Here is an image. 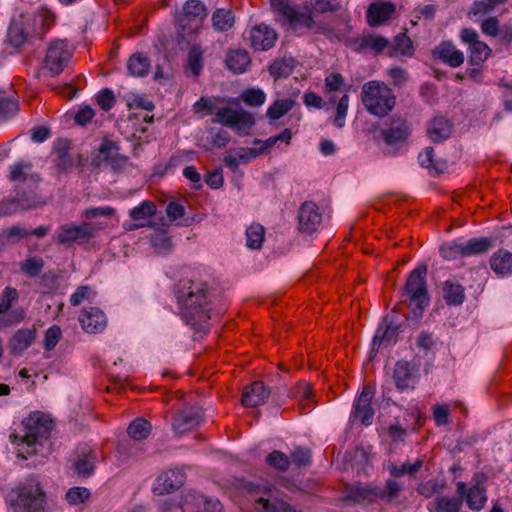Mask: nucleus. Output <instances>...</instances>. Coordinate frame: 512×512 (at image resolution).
<instances>
[{
    "mask_svg": "<svg viewBox=\"0 0 512 512\" xmlns=\"http://www.w3.org/2000/svg\"><path fill=\"white\" fill-rule=\"evenodd\" d=\"M241 97L247 105L255 107L262 106L266 101V94L260 88H249L243 91Z\"/></svg>",
    "mask_w": 512,
    "mask_h": 512,
    "instance_id": "nucleus-57",
    "label": "nucleus"
},
{
    "mask_svg": "<svg viewBox=\"0 0 512 512\" xmlns=\"http://www.w3.org/2000/svg\"><path fill=\"white\" fill-rule=\"evenodd\" d=\"M410 132L405 118L392 117L387 126L381 129L380 138L387 147L398 150L405 144Z\"/></svg>",
    "mask_w": 512,
    "mask_h": 512,
    "instance_id": "nucleus-14",
    "label": "nucleus"
},
{
    "mask_svg": "<svg viewBox=\"0 0 512 512\" xmlns=\"http://www.w3.org/2000/svg\"><path fill=\"white\" fill-rule=\"evenodd\" d=\"M443 298L448 305L459 306L465 300L464 288L460 284L447 280L443 284Z\"/></svg>",
    "mask_w": 512,
    "mask_h": 512,
    "instance_id": "nucleus-43",
    "label": "nucleus"
},
{
    "mask_svg": "<svg viewBox=\"0 0 512 512\" xmlns=\"http://www.w3.org/2000/svg\"><path fill=\"white\" fill-rule=\"evenodd\" d=\"M490 267L498 275L512 273V253L508 250H498L490 258Z\"/></svg>",
    "mask_w": 512,
    "mask_h": 512,
    "instance_id": "nucleus-36",
    "label": "nucleus"
},
{
    "mask_svg": "<svg viewBox=\"0 0 512 512\" xmlns=\"http://www.w3.org/2000/svg\"><path fill=\"white\" fill-rule=\"evenodd\" d=\"M295 69V60L293 57H284L273 61L268 71L275 79L288 78Z\"/></svg>",
    "mask_w": 512,
    "mask_h": 512,
    "instance_id": "nucleus-41",
    "label": "nucleus"
},
{
    "mask_svg": "<svg viewBox=\"0 0 512 512\" xmlns=\"http://www.w3.org/2000/svg\"><path fill=\"white\" fill-rule=\"evenodd\" d=\"M187 66L194 77H198L203 69V52L200 47L192 46L187 55Z\"/></svg>",
    "mask_w": 512,
    "mask_h": 512,
    "instance_id": "nucleus-50",
    "label": "nucleus"
},
{
    "mask_svg": "<svg viewBox=\"0 0 512 512\" xmlns=\"http://www.w3.org/2000/svg\"><path fill=\"white\" fill-rule=\"evenodd\" d=\"M456 493L461 496L462 501H466L468 508L472 511H480L487 502V491L484 487L477 485L467 486L466 483L459 481L456 483Z\"/></svg>",
    "mask_w": 512,
    "mask_h": 512,
    "instance_id": "nucleus-23",
    "label": "nucleus"
},
{
    "mask_svg": "<svg viewBox=\"0 0 512 512\" xmlns=\"http://www.w3.org/2000/svg\"><path fill=\"white\" fill-rule=\"evenodd\" d=\"M96 452L90 446L84 444L77 447L75 457L71 461V471L79 478L91 477L96 468Z\"/></svg>",
    "mask_w": 512,
    "mask_h": 512,
    "instance_id": "nucleus-17",
    "label": "nucleus"
},
{
    "mask_svg": "<svg viewBox=\"0 0 512 512\" xmlns=\"http://www.w3.org/2000/svg\"><path fill=\"white\" fill-rule=\"evenodd\" d=\"M412 52V41L406 33L401 32L394 37L393 41H389L388 55L390 57L410 56Z\"/></svg>",
    "mask_w": 512,
    "mask_h": 512,
    "instance_id": "nucleus-37",
    "label": "nucleus"
},
{
    "mask_svg": "<svg viewBox=\"0 0 512 512\" xmlns=\"http://www.w3.org/2000/svg\"><path fill=\"white\" fill-rule=\"evenodd\" d=\"M96 102L103 111H109L116 103L115 95L112 89L103 88L96 95Z\"/></svg>",
    "mask_w": 512,
    "mask_h": 512,
    "instance_id": "nucleus-62",
    "label": "nucleus"
},
{
    "mask_svg": "<svg viewBox=\"0 0 512 512\" xmlns=\"http://www.w3.org/2000/svg\"><path fill=\"white\" fill-rule=\"evenodd\" d=\"M492 245V239L487 237L473 238L464 241L465 258L482 255L492 248Z\"/></svg>",
    "mask_w": 512,
    "mask_h": 512,
    "instance_id": "nucleus-44",
    "label": "nucleus"
},
{
    "mask_svg": "<svg viewBox=\"0 0 512 512\" xmlns=\"http://www.w3.org/2000/svg\"><path fill=\"white\" fill-rule=\"evenodd\" d=\"M296 102L292 98L277 99L267 109L266 115L271 120H278L287 114Z\"/></svg>",
    "mask_w": 512,
    "mask_h": 512,
    "instance_id": "nucleus-46",
    "label": "nucleus"
},
{
    "mask_svg": "<svg viewBox=\"0 0 512 512\" xmlns=\"http://www.w3.org/2000/svg\"><path fill=\"white\" fill-rule=\"evenodd\" d=\"M361 101L369 114L382 118L393 110L396 98L384 82L373 80L362 86Z\"/></svg>",
    "mask_w": 512,
    "mask_h": 512,
    "instance_id": "nucleus-5",
    "label": "nucleus"
},
{
    "mask_svg": "<svg viewBox=\"0 0 512 512\" xmlns=\"http://www.w3.org/2000/svg\"><path fill=\"white\" fill-rule=\"evenodd\" d=\"M182 16L188 22H202L207 17V8L201 0H187L182 8Z\"/></svg>",
    "mask_w": 512,
    "mask_h": 512,
    "instance_id": "nucleus-38",
    "label": "nucleus"
},
{
    "mask_svg": "<svg viewBox=\"0 0 512 512\" xmlns=\"http://www.w3.org/2000/svg\"><path fill=\"white\" fill-rule=\"evenodd\" d=\"M437 346L438 339L432 333L422 332L418 337V357L420 356V351L422 350L424 357L426 358L424 363L425 373H428L430 367L432 366Z\"/></svg>",
    "mask_w": 512,
    "mask_h": 512,
    "instance_id": "nucleus-34",
    "label": "nucleus"
},
{
    "mask_svg": "<svg viewBox=\"0 0 512 512\" xmlns=\"http://www.w3.org/2000/svg\"><path fill=\"white\" fill-rule=\"evenodd\" d=\"M374 394L373 387L365 386L352 405L351 417L366 427L374 421L375 412L371 405Z\"/></svg>",
    "mask_w": 512,
    "mask_h": 512,
    "instance_id": "nucleus-16",
    "label": "nucleus"
},
{
    "mask_svg": "<svg viewBox=\"0 0 512 512\" xmlns=\"http://www.w3.org/2000/svg\"><path fill=\"white\" fill-rule=\"evenodd\" d=\"M31 209V200L18 202L16 197L0 202V215H11L18 211Z\"/></svg>",
    "mask_w": 512,
    "mask_h": 512,
    "instance_id": "nucleus-55",
    "label": "nucleus"
},
{
    "mask_svg": "<svg viewBox=\"0 0 512 512\" xmlns=\"http://www.w3.org/2000/svg\"><path fill=\"white\" fill-rule=\"evenodd\" d=\"M410 352L403 354L394 364L392 379L395 389L399 393H413L416 388V352L412 344L408 347Z\"/></svg>",
    "mask_w": 512,
    "mask_h": 512,
    "instance_id": "nucleus-10",
    "label": "nucleus"
},
{
    "mask_svg": "<svg viewBox=\"0 0 512 512\" xmlns=\"http://www.w3.org/2000/svg\"><path fill=\"white\" fill-rule=\"evenodd\" d=\"M95 292L88 285L79 286L71 295H70V304L72 306L80 305L84 300H91L94 298Z\"/></svg>",
    "mask_w": 512,
    "mask_h": 512,
    "instance_id": "nucleus-64",
    "label": "nucleus"
},
{
    "mask_svg": "<svg viewBox=\"0 0 512 512\" xmlns=\"http://www.w3.org/2000/svg\"><path fill=\"white\" fill-rule=\"evenodd\" d=\"M281 15L287 20L291 28L296 30L299 26L312 29L315 22L310 14L301 12L297 7L285 5L281 9Z\"/></svg>",
    "mask_w": 512,
    "mask_h": 512,
    "instance_id": "nucleus-33",
    "label": "nucleus"
},
{
    "mask_svg": "<svg viewBox=\"0 0 512 512\" xmlns=\"http://www.w3.org/2000/svg\"><path fill=\"white\" fill-rule=\"evenodd\" d=\"M152 431L151 423L145 418L134 419L127 428V434L135 441L147 439Z\"/></svg>",
    "mask_w": 512,
    "mask_h": 512,
    "instance_id": "nucleus-42",
    "label": "nucleus"
},
{
    "mask_svg": "<svg viewBox=\"0 0 512 512\" xmlns=\"http://www.w3.org/2000/svg\"><path fill=\"white\" fill-rule=\"evenodd\" d=\"M292 396L306 404L314 403V395L311 386L308 383H299L292 390Z\"/></svg>",
    "mask_w": 512,
    "mask_h": 512,
    "instance_id": "nucleus-63",
    "label": "nucleus"
},
{
    "mask_svg": "<svg viewBox=\"0 0 512 512\" xmlns=\"http://www.w3.org/2000/svg\"><path fill=\"white\" fill-rule=\"evenodd\" d=\"M266 463L276 470L285 472L289 469L291 460L284 452L273 450L267 455Z\"/></svg>",
    "mask_w": 512,
    "mask_h": 512,
    "instance_id": "nucleus-52",
    "label": "nucleus"
},
{
    "mask_svg": "<svg viewBox=\"0 0 512 512\" xmlns=\"http://www.w3.org/2000/svg\"><path fill=\"white\" fill-rule=\"evenodd\" d=\"M24 428V442L28 446L29 454L36 452V444L49 438L53 429V420L43 412H31L22 422Z\"/></svg>",
    "mask_w": 512,
    "mask_h": 512,
    "instance_id": "nucleus-9",
    "label": "nucleus"
},
{
    "mask_svg": "<svg viewBox=\"0 0 512 512\" xmlns=\"http://www.w3.org/2000/svg\"><path fill=\"white\" fill-rule=\"evenodd\" d=\"M453 130V123L442 115H436L427 126V134L435 143H441L450 138Z\"/></svg>",
    "mask_w": 512,
    "mask_h": 512,
    "instance_id": "nucleus-31",
    "label": "nucleus"
},
{
    "mask_svg": "<svg viewBox=\"0 0 512 512\" xmlns=\"http://www.w3.org/2000/svg\"><path fill=\"white\" fill-rule=\"evenodd\" d=\"M277 38L276 31L266 24L256 25L250 30L251 47L257 51L271 49Z\"/></svg>",
    "mask_w": 512,
    "mask_h": 512,
    "instance_id": "nucleus-27",
    "label": "nucleus"
},
{
    "mask_svg": "<svg viewBox=\"0 0 512 512\" xmlns=\"http://www.w3.org/2000/svg\"><path fill=\"white\" fill-rule=\"evenodd\" d=\"M432 56L451 68H458L465 61L464 53L457 49L451 40H444L436 45L432 50Z\"/></svg>",
    "mask_w": 512,
    "mask_h": 512,
    "instance_id": "nucleus-24",
    "label": "nucleus"
},
{
    "mask_svg": "<svg viewBox=\"0 0 512 512\" xmlns=\"http://www.w3.org/2000/svg\"><path fill=\"white\" fill-rule=\"evenodd\" d=\"M271 391L262 381H254L244 387L241 402L245 407H257L265 403Z\"/></svg>",
    "mask_w": 512,
    "mask_h": 512,
    "instance_id": "nucleus-28",
    "label": "nucleus"
},
{
    "mask_svg": "<svg viewBox=\"0 0 512 512\" xmlns=\"http://www.w3.org/2000/svg\"><path fill=\"white\" fill-rule=\"evenodd\" d=\"M79 322L87 333L102 332L107 325L105 313L98 307H85L79 315Z\"/></svg>",
    "mask_w": 512,
    "mask_h": 512,
    "instance_id": "nucleus-26",
    "label": "nucleus"
},
{
    "mask_svg": "<svg viewBox=\"0 0 512 512\" xmlns=\"http://www.w3.org/2000/svg\"><path fill=\"white\" fill-rule=\"evenodd\" d=\"M159 512H222V504L217 499H209L197 492H189L183 502L166 498L159 504Z\"/></svg>",
    "mask_w": 512,
    "mask_h": 512,
    "instance_id": "nucleus-7",
    "label": "nucleus"
},
{
    "mask_svg": "<svg viewBox=\"0 0 512 512\" xmlns=\"http://www.w3.org/2000/svg\"><path fill=\"white\" fill-rule=\"evenodd\" d=\"M436 511L437 512H459L462 508L463 501L461 496L448 497L439 496L435 499Z\"/></svg>",
    "mask_w": 512,
    "mask_h": 512,
    "instance_id": "nucleus-51",
    "label": "nucleus"
},
{
    "mask_svg": "<svg viewBox=\"0 0 512 512\" xmlns=\"http://www.w3.org/2000/svg\"><path fill=\"white\" fill-rule=\"evenodd\" d=\"M156 212V205L152 201L143 200L139 205L133 207L129 211V216L134 221V223H124L123 227L126 230L153 227V222L148 221V219L154 216Z\"/></svg>",
    "mask_w": 512,
    "mask_h": 512,
    "instance_id": "nucleus-25",
    "label": "nucleus"
},
{
    "mask_svg": "<svg viewBox=\"0 0 512 512\" xmlns=\"http://www.w3.org/2000/svg\"><path fill=\"white\" fill-rule=\"evenodd\" d=\"M346 43L356 53L370 50L375 54H380L385 50L388 51L389 39L381 35L367 34L350 38Z\"/></svg>",
    "mask_w": 512,
    "mask_h": 512,
    "instance_id": "nucleus-21",
    "label": "nucleus"
},
{
    "mask_svg": "<svg viewBox=\"0 0 512 512\" xmlns=\"http://www.w3.org/2000/svg\"><path fill=\"white\" fill-rule=\"evenodd\" d=\"M36 330L20 328L9 339L8 348L13 356H21L35 341Z\"/></svg>",
    "mask_w": 512,
    "mask_h": 512,
    "instance_id": "nucleus-29",
    "label": "nucleus"
},
{
    "mask_svg": "<svg viewBox=\"0 0 512 512\" xmlns=\"http://www.w3.org/2000/svg\"><path fill=\"white\" fill-rule=\"evenodd\" d=\"M127 69L131 76L144 77L150 71V60L142 53H134L128 60Z\"/></svg>",
    "mask_w": 512,
    "mask_h": 512,
    "instance_id": "nucleus-39",
    "label": "nucleus"
},
{
    "mask_svg": "<svg viewBox=\"0 0 512 512\" xmlns=\"http://www.w3.org/2000/svg\"><path fill=\"white\" fill-rule=\"evenodd\" d=\"M72 58L65 40H55L50 43L46 50L41 71L43 75L55 77L61 74Z\"/></svg>",
    "mask_w": 512,
    "mask_h": 512,
    "instance_id": "nucleus-12",
    "label": "nucleus"
},
{
    "mask_svg": "<svg viewBox=\"0 0 512 512\" xmlns=\"http://www.w3.org/2000/svg\"><path fill=\"white\" fill-rule=\"evenodd\" d=\"M44 265L45 262L41 257L32 256L20 262V269L28 277L36 278L41 274Z\"/></svg>",
    "mask_w": 512,
    "mask_h": 512,
    "instance_id": "nucleus-49",
    "label": "nucleus"
},
{
    "mask_svg": "<svg viewBox=\"0 0 512 512\" xmlns=\"http://www.w3.org/2000/svg\"><path fill=\"white\" fill-rule=\"evenodd\" d=\"M104 228L99 222H69L62 224L55 230L52 241L57 245L72 246L88 243L95 234Z\"/></svg>",
    "mask_w": 512,
    "mask_h": 512,
    "instance_id": "nucleus-6",
    "label": "nucleus"
},
{
    "mask_svg": "<svg viewBox=\"0 0 512 512\" xmlns=\"http://www.w3.org/2000/svg\"><path fill=\"white\" fill-rule=\"evenodd\" d=\"M398 298L396 306L377 325L367 353L369 361L375 359L380 349L393 347L399 338L406 335L409 345H413L412 336L416 329V267L410 271Z\"/></svg>",
    "mask_w": 512,
    "mask_h": 512,
    "instance_id": "nucleus-1",
    "label": "nucleus"
},
{
    "mask_svg": "<svg viewBox=\"0 0 512 512\" xmlns=\"http://www.w3.org/2000/svg\"><path fill=\"white\" fill-rule=\"evenodd\" d=\"M246 247L252 250L260 249L265 239V229L260 224H251L246 229Z\"/></svg>",
    "mask_w": 512,
    "mask_h": 512,
    "instance_id": "nucleus-47",
    "label": "nucleus"
},
{
    "mask_svg": "<svg viewBox=\"0 0 512 512\" xmlns=\"http://www.w3.org/2000/svg\"><path fill=\"white\" fill-rule=\"evenodd\" d=\"M212 122L232 128L236 131L251 129L255 124L252 114L245 110H234L230 107L218 109Z\"/></svg>",
    "mask_w": 512,
    "mask_h": 512,
    "instance_id": "nucleus-15",
    "label": "nucleus"
},
{
    "mask_svg": "<svg viewBox=\"0 0 512 512\" xmlns=\"http://www.w3.org/2000/svg\"><path fill=\"white\" fill-rule=\"evenodd\" d=\"M350 86L346 85L345 79L342 74L338 72H332L325 78V92L331 93L336 91H345V94L349 91Z\"/></svg>",
    "mask_w": 512,
    "mask_h": 512,
    "instance_id": "nucleus-54",
    "label": "nucleus"
},
{
    "mask_svg": "<svg viewBox=\"0 0 512 512\" xmlns=\"http://www.w3.org/2000/svg\"><path fill=\"white\" fill-rule=\"evenodd\" d=\"M396 12V5L391 1L374 0L366 10V20L370 27H379L390 20Z\"/></svg>",
    "mask_w": 512,
    "mask_h": 512,
    "instance_id": "nucleus-22",
    "label": "nucleus"
},
{
    "mask_svg": "<svg viewBox=\"0 0 512 512\" xmlns=\"http://www.w3.org/2000/svg\"><path fill=\"white\" fill-rule=\"evenodd\" d=\"M90 495L88 488L75 486L66 492L65 499L70 505H79L89 499Z\"/></svg>",
    "mask_w": 512,
    "mask_h": 512,
    "instance_id": "nucleus-58",
    "label": "nucleus"
},
{
    "mask_svg": "<svg viewBox=\"0 0 512 512\" xmlns=\"http://www.w3.org/2000/svg\"><path fill=\"white\" fill-rule=\"evenodd\" d=\"M349 108V95L344 94L338 101L333 124L337 128H343L346 122V116Z\"/></svg>",
    "mask_w": 512,
    "mask_h": 512,
    "instance_id": "nucleus-59",
    "label": "nucleus"
},
{
    "mask_svg": "<svg viewBox=\"0 0 512 512\" xmlns=\"http://www.w3.org/2000/svg\"><path fill=\"white\" fill-rule=\"evenodd\" d=\"M418 161L420 165L428 169L431 175H440L448 168V162L444 159H436L434 148L431 146L425 147L423 151L418 154Z\"/></svg>",
    "mask_w": 512,
    "mask_h": 512,
    "instance_id": "nucleus-32",
    "label": "nucleus"
},
{
    "mask_svg": "<svg viewBox=\"0 0 512 512\" xmlns=\"http://www.w3.org/2000/svg\"><path fill=\"white\" fill-rule=\"evenodd\" d=\"M71 149L72 141L68 138H57L52 144V161L59 176L68 175L85 165L86 158L80 153L72 154Z\"/></svg>",
    "mask_w": 512,
    "mask_h": 512,
    "instance_id": "nucleus-11",
    "label": "nucleus"
},
{
    "mask_svg": "<svg viewBox=\"0 0 512 512\" xmlns=\"http://www.w3.org/2000/svg\"><path fill=\"white\" fill-rule=\"evenodd\" d=\"M172 296L181 320L186 325L197 327L211 318L217 289L195 272H191L173 284Z\"/></svg>",
    "mask_w": 512,
    "mask_h": 512,
    "instance_id": "nucleus-2",
    "label": "nucleus"
},
{
    "mask_svg": "<svg viewBox=\"0 0 512 512\" xmlns=\"http://www.w3.org/2000/svg\"><path fill=\"white\" fill-rule=\"evenodd\" d=\"M32 168L30 162L18 161L10 166L9 180L12 182H25L29 171Z\"/></svg>",
    "mask_w": 512,
    "mask_h": 512,
    "instance_id": "nucleus-56",
    "label": "nucleus"
},
{
    "mask_svg": "<svg viewBox=\"0 0 512 512\" xmlns=\"http://www.w3.org/2000/svg\"><path fill=\"white\" fill-rule=\"evenodd\" d=\"M212 24L216 31H228L234 25V14L231 10L216 9L212 14Z\"/></svg>",
    "mask_w": 512,
    "mask_h": 512,
    "instance_id": "nucleus-45",
    "label": "nucleus"
},
{
    "mask_svg": "<svg viewBox=\"0 0 512 512\" xmlns=\"http://www.w3.org/2000/svg\"><path fill=\"white\" fill-rule=\"evenodd\" d=\"M298 229L301 233L311 234L319 228L322 223V214L316 203L305 201L298 210Z\"/></svg>",
    "mask_w": 512,
    "mask_h": 512,
    "instance_id": "nucleus-19",
    "label": "nucleus"
},
{
    "mask_svg": "<svg viewBox=\"0 0 512 512\" xmlns=\"http://www.w3.org/2000/svg\"><path fill=\"white\" fill-rule=\"evenodd\" d=\"M226 68L234 74H242L251 63V58L246 50L236 49L227 53Z\"/></svg>",
    "mask_w": 512,
    "mask_h": 512,
    "instance_id": "nucleus-35",
    "label": "nucleus"
},
{
    "mask_svg": "<svg viewBox=\"0 0 512 512\" xmlns=\"http://www.w3.org/2000/svg\"><path fill=\"white\" fill-rule=\"evenodd\" d=\"M440 253L443 258L448 260H455L458 258H465L464 240L455 239L444 243L440 247Z\"/></svg>",
    "mask_w": 512,
    "mask_h": 512,
    "instance_id": "nucleus-48",
    "label": "nucleus"
},
{
    "mask_svg": "<svg viewBox=\"0 0 512 512\" xmlns=\"http://www.w3.org/2000/svg\"><path fill=\"white\" fill-rule=\"evenodd\" d=\"M202 419L203 413L197 407L181 409L173 416L172 429L176 434L182 435L198 427Z\"/></svg>",
    "mask_w": 512,
    "mask_h": 512,
    "instance_id": "nucleus-20",
    "label": "nucleus"
},
{
    "mask_svg": "<svg viewBox=\"0 0 512 512\" xmlns=\"http://www.w3.org/2000/svg\"><path fill=\"white\" fill-rule=\"evenodd\" d=\"M402 486L395 480L388 479L384 487L380 486H353L348 494L349 501L362 504L378 501L390 502L399 496Z\"/></svg>",
    "mask_w": 512,
    "mask_h": 512,
    "instance_id": "nucleus-8",
    "label": "nucleus"
},
{
    "mask_svg": "<svg viewBox=\"0 0 512 512\" xmlns=\"http://www.w3.org/2000/svg\"><path fill=\"white\" fill-rule=\"evenodd\" d=\"M61 335H62V332H61V328L54 324L52 326H50L45 334H44V339H43V347L46 351H51L53 350L56 345L58 344L59 340L61 339Z\"/></svg>",
    "mask_w": 512,
    "mask_h": 512,
    "instance_id": "nucleus-60",
    "label": "nucleus"
},
{
    "mask_svg": "<svg viewBox=\"0 0 512 512\" xmlns=\"http://www.w3.org/2000/svg\"><path fill=\"white\" fill-rule=\"evenodd\" d=\"M19 110V102L16 98L0 94V119L12 118Z\"/></svg>",
    "mask_w": 512,
    "mask_h": 512,
    "instance_id": "nucleus-53",
    "label": "nucleus"
},
{
    "mask_svg": "<svg viewBox=\"0 0 512 512\" xmlns=\"http://www.w3.org/2000/svg\"><path fill=\"white\" fill-rule=\"evenodd\" d=\"M8 501L9 512H42L45 493L37 477L31 475L10 491Z\"/></svg>",
    "mask_w": 512,
    "mask_h": 512,
    "instance_id": "nucleus-4",
    "label": "nucleus"
},
{
    "mask_svg": "<svg viewBox=\"0 0 512 512\" xmlns=\"http://www.w3.org/2000/svg\"><path fill=\"white\" fill-rule=\"evenodd\" d=\"M51 19L43 12H25L13 17L7 29V41L14 48L33 38H41L49 29Z\"/></svg>",
    "mask_w": 512,
    "mask_h": 512,
    "instance_id": "nucleus-3",
    "label": "nucleus"
},
{
    "mask_svg": "<svg viewBox=\"0 0 512 512\" xmlns=\"http://www.w3.org/2000/svg\"><path fill=\"white\" fill-rule=\"evenodd\" d=\"M467 52L470 66L483 65L492 55V49L483 41L468 47Z\"/></svg>",
    "mask_w": 512,
    "mask_h": 512,
    "instance_id": "nucleus-40",
    "label": "nucleus"
},
{
    "mask_svg": "<svg viewBox=\"0 0 512 512\" xmlns=\"http://www.w3.org/2000/svg\"><path fill=\"white\" fill-rule=\"evenodd\" d=\"M186 480V474L181 468L168 469L161 473L153 483V492L164 495L179 489Z\"/></svg>",
    "mask_w": 512,
    "mask_h": 512,
    "instance_id": "nucleus-18",
    "label": "nucleus"
},
{
    "mask_svg": "<svg viewBox=\"0 0 512 512\" xmlns=\"http://www.w3.org/2000/svg\"><path fill=\"white\" fill-rule=\"evenodd\" d=\"M291 460L298 467L308 466L312 461L311 450L307 447L297 446L291 452Z\"/></svg>",
    "mask_w": 512,
    "mask_h": 512,
    "instance_id": "nucleus-61",
    "label": "nucleus"
},
{
    "mask_svg": "<svg viewBox=\"0 0 512 512\" xmlns=\"http://www.w3.org/2000/svg\"><path fill=\"white\" fill-rule=\"evenodd\" d=\"M256 509L259 512H293L292 506L286 501L272 496L269 485L264 486V492L256 499Z\"/></svg>",
    "mask_w": 512,
    "mask_h": 512,
    "instance_id": "nucleus-30",
    "label": "nucleus"
},
{
    "mask_svg": "<svg viewBox=\"0 0 512 512\" xmlns=\"http://www.w3.org/2000/svg\"><path fill=\"white\" fill-rule=\"evenodd\" d=\"M18 300V292L15 288L7 286L0 295V329L15 326L25 318L22 308L11 310L12 304Z\"/></svg>",
    "mask_w": 512,
    "mask_h": 512,
    "instance_id": "nucleus-13",
    "label": "nucleus"
}]
</instances>
